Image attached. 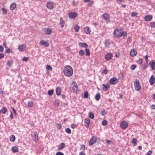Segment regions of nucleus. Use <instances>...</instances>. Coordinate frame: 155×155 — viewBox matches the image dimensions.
I'll list each match as a JSON object with an SVG mask.
<instances>
[{"label":"nucleus","instance_id":"nucleus-1","mask_svg":"<svg viewBox=\"0 0 155 155\" xmlns=\"http://www.w3.org/2000/svg\"><path fill=\"white\" fill-rule=\"evenodd\" d=\"M114 35L116 37L119 38L123 36V38H125L127 37V34L126 31H121V30L116 28L114 31Z\"/></svg>","mask_w":155,"mask_h":155},{"label":"nucleus","instance_id":"nucleus-2","mask_svg":"<svg viewBox=\"0 0 155 155\" xmlns=\"http://www.w3.org/2000/svg\"><path fill=\"white\" fill-rule=\"evenodd\" d=\"M64 74L68 77H70L73 74L72 68L69 65L65 66L63 69Z\"/></svg>","mask_w":155,"mask_h":155},{"label":"nucleus","instance_id":"nucleus-3","mask_svg":"<svg viewBox=\"0 0 155 155\" xmlns=\"http://www.w3.org/2000/svg\"><path fill=\"white\" fill-rule=\"evenodd\" d=\"M134 88L136 91H139L141 89V84L138 80H136L134 82Z\"/></svg>","mask_w":155,"mask_h":155},{"label":"nucleus","instance_id":"nucleus-4","mask_svg":"<svg viewBox=\"0 0 155 155\" xmlns=\"http://www.w3.org/2000/svg\"><path fill=\"white\" fill-rule=\"evenodd\" d=\"M31 136L32 137V140L35 143L38 142V137L37 133L36 131H32Z\"/></svg>","mask_w":155,"mask_h":155},{"label":"nucleus","instance_id":"nucleus-5","mask_svg":"<svg viewBox=\"0 0 155 155\" xmlns=\"http://www.w3.org/2000/svg\"><path fill=\"white\" fill-rule=\"evenodd\" d=\"M102 17L107 23H109L110 22V16L108 13H104L102 15Z\"/></svg>","mask_w":155,"mask_h":155},{"label":"nucleus","instance_id":"nucleus-6","mask_svg":"<svg viewBox=\"0 0 155 155\" xmlns=\"http://www.w3.org/2000/svg\"><path fill=\"white\" fill-rule=\"evenodd\" d=\"M128 123L126 121L123 120L121 121L120 123V127L123 129H126L128 127Z\"/></svg>","mask_w":155,"mask_h":155},{"label":"nucleus","instance_id":"nucleus-7","mask_svg":"<svg viewBox=\"0 0 155 155\" xmlns=\"http://www.w3.org/2000/svg\"><path fill=\"white\" fill-rule=\"evenodd\" d=\"M118 79L116 77H113L111 78L109 80V83L112 85H115L118 83Z\"/></svg>","mask_w":155,"mask_h":155},{"label":"nucleus","instance_id":"nucleus-8","mask_svg":"<svg viewBox=\"0 0 155 155\" xmlns=\"http://www.w3.org/2000/svg\"><path fill=\"white\" fill-rule=\"evenodd\" d=\"M72 89L73 92L74 93H76L78 91V86L76 83L75 82H74L72 83Z\"/></svg>","mask_w":155,"mask_h":155},{"label":"nucleus","instance_id":"nucleus-9","mask_svg":"<svg viewBox=\"0 0 155 155\" xmlns=\"http://www.w3.org/2000/svg\"><path fill=\"white\" fill-rule=\"evenodd\" d=\"M39 44L44 47H48L49 45L48 41H45L43 40L41 41L40 42Z\"/></svg>","mask_w":155,"mask_h":155},{"label":"nucleus","instance_id":"nucleus-10","mask_svg":"<svg viewBox=\"0 0 155 155\" xmlns=\"http://www.w3.org/2000/svg\"><path fill=\"white\" fill-rule=\"evenodd\" d=\"M68 15L70 18L74 19L78 16V14L76 12H71L68 14Z\"/></svg>","mask_w":155,"mask_h":155},{"label":"nucleus","instance_id":"nucleus-11","mask_svg":"<svg viewBox=\"0 0 155 155\" xmlns=\"http://www.w3.org/2000/svg\"><path fill=\"white\" fill-rule=\"evenodd\" d=\"M97 137L96 136L93 137L92 139L90 140L89 144L90 145H91L96 143L97 140Z\"/></svg>","mask_w":155,"mask_h":155},{"label":"nucleus","instance_id":"nucleus-12","mask_svg":"<svg viewBox=\"0 0 155 155\" xmlns=\"http://www.w3.org/2000/svg\"><path fill=\"white\" fill-rule=\"evenodd\" d=\"M113 54L111 53H108L105 56V58L107 61H109L112 59Z\"/></svg>","mask_w":155,"mask_h":155},{"label":"nucleus","instance_id":"nucleus-13","mask_svg":"<svg viewBox=\"0 0 155 155\" xmlns=\"http://www.w3.org/2000/svg\"><path fill=\"white\" fill-rule=\"evenodd\" d=\"M79 45L80 46L82 47H85V52L86 55H87V45L85 43H79Z\"/></svg>","mask_w":155,"mask_h":155},{"label":"nucleus","instance_id":"nucleus-14","mask_svg":"<svg viewBox=\"0 0 155 155\" xmlns=\"http://www.w3.org/2000/svg\"><path fill=\"white\" fill-rule=\"evenodd\" d=\"M47 7L49 9L52 10L54 7L52 2H47Z\"/></svg>","mask_w":155,"mask_h":155},{"label":"nucleus","instance_id":"nucleus-15","mask_svg":"<svg viewBox=\"0 0 155 155\" xmlns=\"http://www.w3.org/2000/svg\"><path fill=\"white\" fill-rule=\"evenodd\" d=\"M45 33L46 35H50L51 34L52 30L50 28H45L44 29Z\"/></svg>","mask_w":155,"mask_h":155},{"label":"nucleus","instance_id":"nucleus-16","mask_svg":"<svg viewBox=\"0 0 155 155\" xmlns=\"http://www.w3.org/2000/svg\"><path fill=\"white\" fill-rule=\"evenodd\" d=\"M155 82V78L153 75L151 76L150 78L149 79V82L151 85H153L154 83Z\"/></svg>","mask_w":155,"mask_h":155},{"label":"nucleus","instance_id":"nucleus-17","mask_svg":"<svg viewBox=\"0 0 155 155\" xmlns=\"http://www.w3.org/2000/svg\"><path fill=\"white\" fill-rule=\"evenodd\" d=\"M102 86H103V90L105 91H106L108 88L110 87V85L108 83H107L105 84H103Z\"/></svg>","mask_w":155,"mask_h":155},{"label":"nucleus","instance_id":"nucleus-18","mask_svg":"<svg viewBox=\"0 0 155 155\" xmlns=\"http://www.w3.org/2000/svg\"><path fill=\"white\" fill-rule=\"evenodd\" d=\"M137 54V51L135 49L131 50L130 52V55L132 57L135 56Z\"/></svg>","mask_w":155,"mask_h":155},{"label":"nucleus","instance_id":"nucleus-19","mask_svg":"<svg viewBox=\"0 0 155 155\" xmlns=\"http://www.w3.org/2000/svg\"><path fill=\"white\" fill-rule=\"evenodd\" d=\"M61 89L60 87H57L56 89V94L58 96L61 95Z\"/></svg>","mask_w":155,"mask_h":155},{"label":"nucleus","instance_id":"nucleus-20","mask_svg":"<svg viewBox=\"0 0 155 155\" xmlns=\"http://www.w3.org/2000/svg\"><path fill=\"white\" fill-rule=\"evenodd\" d=\"M153 17L151 15H147L145 16L144 19L146 21H150L152 19Z\"/></svg>","mask_w":155,"mask_h":155},{"label":"nucleus","instance_id":"nucleus-21","mask_svg":"<svg viewBox=\"0 0 155 155\" xmlns=\"http://www.w3.org/2000/svg\"><path fill=\"white\" fill-rule=\"evenodd\" d=\"M17 6L16 4L15 3H12L10 5V8L11 10H14L15 8H16Z\"/></svg>","mask_w":155,"mask_h":155},{"label":"nucleus","instance_id":"nucleus-22","mask_svg":"<svg viewBox=\"0 0 155 155\" xmlns=\"http://www.w3.org/2000/svg\"><path fill=\"white\" fill-rule=\"evenodd\" d=\"M104 44L105 47L108 48L109 47L111 44V42L109 40H107L105 41Z\"/></svg>","mask_w":155,"mask_h":155},{"label":"nucleus","instance_id":"nucleus-23","mask_svg":"<svg viewBox=\"0 0 155 155\" xmlns=\"http://www.w3.org/2000/svg\"><path fill=\"white\" fill-rule=\"evenodd\" d=\"M150 64L151 67V68L152 70L155 69V63L153 61L150 62L149 63Z\"/></svg>","mask_w":155,"mask_h":155},{"label":"nucleus","instance_id":"nucleus-24","mask_svg":"<svg viewBox=\"0 0 155 155\" xmlns=\"http://www.w3.org/2000/svg\"><path fill=\"white\" fill-rule=\"evenodd\" d=\"M64 23L65 22L63 20L62 18H61L60 19L59 24L61 25V28L64 27Z\"/></svg>","mask_w":155,"mask_h":155},{"label":"nucleus","instance_id":"nucleus-25","mask_svg":"<svg viewBox=\"0 0 155 155\" xmlns=\"http://www.w3.org/2000/svg\"><path fill=\"white\" fill-rule=\"evenodd\" d=\"M7 111V109L5 107H2L0 110V113L4 114Z\"/></svg>","mask_w":155,"mask_h":155},{"label":"nucleus","instance_id":"nucleus-26","mask_svg":"<svg viewBox=\"0 0 155 155\" xmlns=\"http://www.w3.org/2000/svg\"><path fill=\"white\" fill-rule=\"evenodd\" d=\"M25 46V45L24 44H23L19 46L18 47V49L22 52L24 51V47Z\"/></svg>","mask_w":155,"mask_h":155},{"label":"nucleus","instance_id":"nucleus-27","mask_svg":"<svg viewBox=\"0 0 155 155\" xmlns=\"http://www.w3.org/2000/svg\"><path fill=\"white\" fill-rule=\"evenodd\" d=\"M65 144L64 143H61L58 145V149L60 150L62 149L65 147Z\"/></svg>","mask_w":155,"mask_h":155},{"label":"nucleus","instance_id":"nucleus-28","mask_svg":"<svg viewBox=\"0 0 155 155\" xmlns=\"http://www.w3.org/2000/svg\"><path fill=\"white\" fill-rule=\"evenodd\" d=\"M28 106L30 107H33L34 105V103L32 101H29L28 102Z\"/></svg>","mask_w":155,"mask_h":155},{"label":"nucleus","instance_id":"nucleus-29","mask_svg":"<svg viewBox=\"0 0 155 155\" xmlns=\"http://www.w3.org/2000/svg\"><path fill=\"white\" fill-rule=\"evenodd\" d=\"M101 97V95L100 93H97L95 96V100L97 101H99Z\"/></svg>","mask_w":155,"mask_h":155},{"label":"nucleus","instance_id":"nucleus-30","mask_svg":"<svg viewBox=\"0 0 155 155\" xmlns=\"http://www.w3.org/2000/svg\"><path fill=\"white\" fill-rule=\"evenodd\" d=\"M12 150L13 152H17L18 151V149L17 147L14 146L12 147Z\"/></svg>","mask_w":155,"mask_h":155},{"label":"nucleus","instance_id":"nucleus-31","mask_svg":"<svg viewBox=\"0 0 155 155\" xmlns=\"http://www.w3.org/2000/svg\"><path fill=\"white\" fill-rule=\"evenodd\" d=\"M137 139L135 138H133L132 140L131 143L134 145H135L137 144Z\"/></svg>","mask_w":155,"mask_h":155},{"label":"nucleus","instance_id":"nucleus-32","mask_svg":"<svg viewBox=\"0 0 155 155\" xmlns=\"http://www.w3.org/2000/svg\"><path fill=\"white\" fill-rule=\"evenodd\" d=\"M54 92V90L53 89L49 90L48 91V94L49 96H51L53 94Z\"/></svg>","mask_w":155,"mask_h":155},{"label":"nucleus","instance_id":"nucleus-33","mask_svg":"<svg viewBox=\"0 0 155 155\" xmlns=\"http://www.w3.org/2000/svg\"><path fill=\"white\" fill-rule=\"evenodd\" d=\"M15 137L14 135H11L10 136V140L12 142L15 141Z\"/></svg>","mask_w":155,"mask_h":155},{"label":"nucleus","instance_id":"nucleus-34","mask_svg":"<svg viewBox=\"0 0 155 155\" xmlns=\"http://www.w3.org/2000/svg\"><path fill=\"white\" fill-rule=\"evenodd\" d=\"M13 63V61L12 60L8 61L7 63V65L9 67L12 66Z\"/></svg>","mask_w":155,"mask_h":155},{"label":"nucleus","instance_id":"nucleus-35","mask_svg":"<svg viewBox=\"0 0 155 155\" xmlns=\"http://www.w3.org/2000/svg\"><path fill=\"white\" fill-rule=\"evenodd\" d=\"M75 31L76 32H78L80 28L77 25H76L74 27Z\"/></svg>","mask_w":155,"mask_h":155},{"label":"nucleus","instance_id":"nucleus-36","mask_svg":"<svg viewBox=\"0 0 155 155\" xmlns=\"http://www.w3.org/2000/svg\"><path fill=\"white\" fill-rule=\"evenodd\" d=\"M89 117L91 119H93L94 118V114L92 113V112H91L89 114Z\"/></svg>","mask_w":155,"mask_h":155},{"label":"nucleus","instance_id":"nucleus-37","mask_svg":"<svg viewBox=\"0 0 155 155\" xmlns=\"http://www.w3.org/2000/svg\"><path fill=\"white\" fill-rule=\"evenodd\" d=\"M46 68L47 70L48 71H51L52 69V68L51 67V66L48 65L47 66Z\"/></svg>","mask_w":155,"mask_h":155},{"label":"nucleus","instance_id":"nucleus-38","mask_svg":"<svg viewBox=\"0 0 155 155\" xmlns=\"http://www.w3.org/2000/svg\"><path fill=\"white\" fill-rule=\"evenodd\" d=\"M85 52L84 50H81L80 51H79V55L81 56H82L84 54Z\"/></svg>","mask_w":155,"mask_h":155},{"label":"nucleus","instance_id":"nucleus-39","mask_svg":"<svg viewBox=\"0 0 155 155\" xmlns=\"http://www.w3.org/2000/svg\"><path fill=\"white\" fill-rule=\"evenodd\" d=\"M2 13L4 14H6L7 11L5 8H2Z\"/></svg>","mask_w":155,"mask_h":155},{"label":"nucleus","instance_id":"nucleus-40","mask_svg":"<svg viewBox=\"0 0 155 155\" xmlns=\"http://www.w3.org/2000/svg\"><path fill=\"white\" fill-rule=\"evenodd\" d=\"M102 124L104 126L106 125L107 124V121L105 120H104L102 122Z\"/></svg>","mask_w":155,"mask_h":155},{"label":"nucleus","instance_id":"nucleus-41","mask_svg":"<svg viewBox=\"0 0 155 155\" xmlns=\"http://www.w3.org/2000/svg\"><path fill=\"white\" fill-rule=\"evenodd\" d=\"M65 131L67 133L70 134L71 133V129L69 128H67L65 129Z\"/></svg>","mask_w":155,"mask_h":155},{"label":"nucleus","instance_id":"nucleus-42","mask_svg":"<svg viewBox=\"0 0 155 155\" xmlns=\"http://www.w3.org/2000/svg\"><path fill=\"white\" fill-rule=\"evenodd\" d=\"M150 25L151 28H155V22H152L150 24Z\"/></svg>","mask_w":155,"mask_h":155},{"label":"nucleus","instance_id":"nucleus-43","mask_svg":"<svg viewBox=\"0 0 155 155\" xmlns=\"http://www.w3.org/2000/svg\"><path fill=\"white\" fill-rule=\"evenodd\" d=\"M143 61V60L142 59L140 58L139 60H138L137 63L141 65L142 64V62Z\"/></svg>","mask_w":155,"mask_h":155},{"label":"nucleus","instance_id":"nucleus-44","mask_svg":"<svg viewBox=\"0 0 155 155\" xmlns=\"http://www.w3.org/2000/svg\"><path fill=\"white\" fill-rule=\"evenodd\" d=\"M137 13L136 12H133L131 13V16L132 17L136 16Z\"/></svg>","mask_w":155,"mask_h":155},{"label":"nucleus","instance_id":"nucleus-45","mask_svg":"<svg viewBox=\"0 0 155 155\" xmlns=\"http://www.w3.org/2000/svg\"><path fill=\"white\" fill-rule=\"evenodd\" d=\"M5 52L9 54L10 53H12V51L10 49L8 48L5 50Z\"/></svg>","mask_w":155,"mask_h":155},{"label":"nucleus","instance_id":"nucleus-46","mask_svg":"<svg viewBox=\"0 0 155 155\" xmlns=\"http://www.w3.org/2000/svg\"><path fill=\"white\" fill-rule=\"evenodd\" d=\"M108 72V71L107 69H104L102 72V73L107 74Z\"/></svg>","mask_w":155,"mask_h":155},{"label":"nucleus","instance_id":"nucleus-47","mask_svg":"<svg viewBox=\"0 0 155 155\" xmlns=\"http://www.w3.org/2000/svg\"><path fill=\"white\" fill-rule=\"evenodd\" d=\"M89 2L88 3V5H89V6H92L94 3V1H89L88 2Z\"/></svg>","mask_w":155,"mask_h":155},{"label":"nucleus","instance_id":"nucleus-48","mask_svg":"<svg viewBox=\"0 0 155 155\" xmlns=\"http://www.w3.org/2000/svg\"><path fill=\"white\" fill-rule=\"evenodd\" d=\"M135 65L133 64L131 66L130 68L132 70H134L136 68Z\"/></svg>","mask_w":155,"mask_h":155},{"label":"nucleus","instance_id":"nucleus-49","mask_svg":"<svg viewBox=\"0 0 155 155\" xmlns=\"http://www.w3.org/2000/svg\"><path fill=\"white\" fill-rule=\"evenodd\" d=\"M28 59H29L27 57H25L23 58L22 60L23 61H27Z\"/></svg>","mask_w":155,"mask_h":155},{"label":"nucleus","instance_id":"nucleus-50","mask_svg":"<svg viewBox=\"0 0 155 155\" xmlns=\"http://www.w3.org/2000/svg\"><path fill=\"white\" fill-rule=\"evenodd\" d=\"M84 123V125L86 127H87V118L85 119Z\"/></svg>","mask_w":155,"mask_h":155},{"label":"nucleus","instance_id":"nucleus-51","mask_svg":"<svg viewBox=\"0 0 155 155\" xmlns=\"http://www.w3.org/2000/svg\"><path fill=\"white\" fill-rule=\"evenodd\" d=\"M148 57L149 56L147 55H146V56L144 57V58L146 59V63L147 64H148Z\"/></svg>","mask_w":155,"mask_h":155},{"label":"nucleus","instance_id":"nucleus-52","mask_svg":"<svg viewBox=\"0 0 155 155\" xmlns=\"http://www.w3.org/2000/svg\"><path fill=\"white\" fill-rule=\"evenodd\" d=\"M55 155H64V154L61 152H58L56 153Z\"/></svg>","mask_w":155,"mask_h":155},{"label":"nucleus","instance_id":"nucleus-53","mask_svg":"<svg viewBox=\"0 0 155 155\" xmlns=\"http://www.w3.org/2000/svg\"><path fill=\"white\" fill-rule=\"evenodd\" d=\"M12 110H13V111L14 114H15L16 115H17V112H16V110H15V108H14V107H13L12 108Z\"/></svg>","mask_w":155,"mask_h":155},{"label":"nucleus","instance_id":"nucleus-54","mask_svg":"<svg viewBox=\"0 0 155 155\" xmlns=\"http://www.w3.org/2000/svg\"><path fill=\"white\" fill-rule=\"evenodd\" d=\"M57 126V127L59 130H60L62 127L61 124H58Z\"/></svg>","mask_w":155,"mask_h":155},{"label":"nucleus","instance_id":"nucleus-55","mask_svg":"<svg viewBox=\"0 0 155 155\" xmlns=\"http://www.w3.org/2000/svg\"><path fill=\"white\" fill-rule=\"evenodd\" d=\"M4 50V48L2 47V46L1 45H0V51L1 52H2Z\"/></svg>","mask_w":155,"mask_h":155},{"label":"nucleus","instance_id":"nucleus-56","mask_svg":"<svg viewBox=\"0 0 155 155\" xmlns=\"http://www.w3.org/2000/svg\"><path fill=\"white\" fill-rule=\"evenodd\" d=\"M4 54L2 53H0V59L4 58Z\"/></svg>","mask_w":155,"mask_h":155},{"label":"nucleus","instance_id":"nucleus-57","mask_svg":"<svg viewBox=\"0 0 155 155\" xmlns=\"http://www.w3.org/2000/svg\"><path fill=\"white\" fill-rule=\"evenodd\" d=\"M87 91H86L84 94V97L85 98H87Z\"/></svg>","mask_w":155,"mask_h":155},{"label":"nucleus","instance_id":"nucleus-58","mask_svg":"<svg viewBox=\"0 0 155 155\" xmlns=\"http://www.w3.org/2000/svg\"><path fill=\"white\" fill-rule=\"evenodd\" d=\"M106 141L108 144H110V143L112 142V141L108 140H106Z\"/></svg>","mask_w":155,"mask_h":155},{"label":"nucleus","instance_id":"nucleus-59","mask_svg":"<svg viewBox=\"0 0 155 155\" xmlns=\"http://www.w3.org/2000/svg\"><path fill=\"white\" fill-rule=\"evenodd\" d=\"M151 109H155V104H153L151 106Z\"/></svg>","mask_w":155,"mask_h":155},{"label":"nucleus","instance_id":"nucleus-60","mask_svg":"<svg viewBox=\"0 0 155 155\" xmlns=\"http://www.w3.org/2000/svg\"><path fill=\"white\" fill-rule=\"evenodd\" d=\"M76 127V125L75 124H72L71 125V127L73 129H74Z\"/></svg>","mask_w":155,"mask_h":155},{"label":"nucleus","instance_id":"nucleus-61","mask_svg":"<svg viewBox=\"0 0 155 155\" xmlns=\"http://www.w3.org/2000/svg\"><path fill=\"white\" fill-rule=\"evenodd\" d=\"M148 66V64L147 63L145 64L143 67L144 69H145Z\"/></svg>","mask_w":155,"mask_h":155},{"label":"nucleus","instance_id":"nucleus-62","mask_svg":"<svg viewBox=\"0 0 155 155\" xmlns=\"http://www.w3.org/2000/svg\"><path fill=\"white\" fill-rule=\"evenodd\" d=\"M4 93V92L2 91V89L0 87V93L1 94H3Z\"/></svg>","mask_w":155,"mask_h":155},{"label":"nucleus","instance_id":"nucleus-63","mask_svg":"<svg viewBox=\"0 0 155 155\" xmlns=\"http://www.w3.org/2000/svg\"><path fill=\"white\" fill-rule=\"evenodd\" d=\"M101 113L102 115H104L105 114V111L104 110H102Z\"/></svg>","mask_w":155,"mask_h":155},{"label":"nucleus","instance_id":"nucleus-64","mask_svg":"<svg viewBox=\"0 0 155 155\" xmlns=\"http://www.w3.org/2000/svg\"><path fill=\"white\" fill-rule=\"evenodd\" d=\"M152 151L151 150H149L148 152L147 155H151L152 154Z\"/></svg>","mask_w":155,"mask_h":155}]
</instances>
